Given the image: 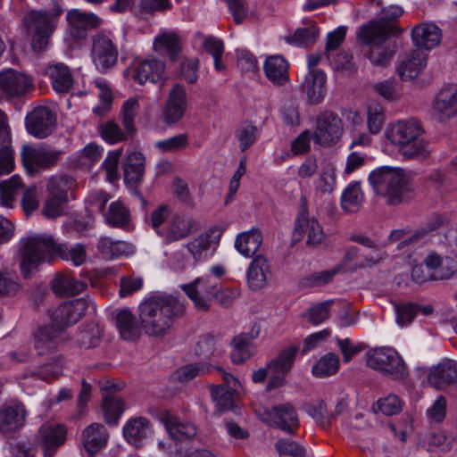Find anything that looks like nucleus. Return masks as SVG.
Returning a JSON list of instances; mask_svg holds the SVG:
<instances>
[{
	"label": "nucleus",
	"instance_id": "f257e3e1",
	"mask_svg": "<svg viewBox=\"0 0 457 457\" xmlns=\"http://www.w3.org/2000/svg\"><path fill=\"white\" fill-rule=\"evenodd\" d=\"M55 255L71 262L75 266L82 265L87 260V251L81 244L71 246L56 245L53 237L46 233L22 237L20 241L19 263L23 277L29 278L41 264L50 262Z\"/></svg>",
	"mask_w": 457,
	"mask_h": 457
},
{
	"label": "nucleus",
	"instance_id": "423d86ee",
	"mask_svg": "<svg viewBox=\"0 0 457 457\" xmlns=\"http://www.w3.org/2000/svg\"><path fill=\"white\" fill-rule=\"evenodd\" d=\"M368 180L375 194L386 197L389 204L401 201L404 190L402 169L379 167L370 173Z\"/></svg>",
	"mask_w": 457,
	"mask_h": 457
},
{
	"label": "nucleus",
	"instance_id": "bb28decb",
	"mask_svg": "<svg viewBox=\"0 0 457 457\" xmlns=\"http://www.w3.org/2000/svg\"><path fill=\"white\" fill-rule=\"evenodd\" d=\"M219 243V236L213 229H208L187 244V249L196 262L210 258Z\"/></svg>",
	"mask_w": 457,
	"mask_h": 457
},
{
	"label": "nucleus",
	"instance_id": "5fc2aeb1",
	"mask_svg": "<svg viewBox=\"0 0 457 457\" xmlns=\"http://www.w3.org/2000/svg\"><path fill=\"white\" fill-rule=\"evenodd\" d=\"M102 408L104 420L109 424H116L125 411L124 403L110 395L104 396Z\"/></svg>",
	"mask_w": 457,
	"mask_h": 457
},
{
	"label": "nucleus",
	"instance_id": "393cba45",
	"mask_svg": "<svg viewBox=\"0 0 457 457\" xmlns=\"http://www.w3.org/2000/svg\"><path fill=\"white\" fill-rule=\"evenodd\" d=\"M31 86L30 78L17 71L10 69L0 72V94L5 97L19 96Z\"/></svg>",
	"mask_w": 457,
	"mask_h": 457
},
{
	"label": "nucleus",
	"instance_id": "0e129e2a",
	"mask_svg": "<svg viewBox=\"0 0 457 457\" xmlns=\"http://www.w3.org/2000/svg\"><path fill=\"white\" fill-rule=\"evenodd\" d=\"M275 447L279 455L290 456V457H304L305 449L303 446L299 445L297 442L291 439L281 438L278 439L275 445Z\"/></svg>",
	"mask_w": 457,
	"mask_h": 457
},
{
	"label": "nucleus",
	"instance_id": "09e8293b",
	"mask_svg": "<svg viewBox=\"0 0 457 457\" xmlns=\"http://www.w3.org/2000/svg\"><path fill=\"white\" fill-rule=\"evenodd\" d=\"M53 291L58 295H73L79 294L86 284L71 275H57L51 282Z\"/></svg>",
	"mask_w": 457,
	"mask_h": 457
},
{
	"label": "nucleus",
	"instance_id": "2f4dec72",
	"mask_svg": "<svg viewBox=\"0 0 457 457\" xmlns=\"http://www.w3.org/2000/svg\"><path fill=\"white\" fill-rule=\"evenodd\" d=\"M106 428L98 423L88 425L82 432V444L88 457L94 456L104 448L108 442Z\"/></svg>",
	"mask_w": 457,
	"mask_h": 457
},
{
	"label": "nucleus",
	"instance_id": "72a5a7b5",
	"mask_svg": "<svg viewBox=\"0 0 457 457\" xmlns=\"http://www.w3.org/2000/svg\"><path fill=\"white\" fill-rule=\"evenodd\" d=\"M337 168L332 162L325 163L313 180V191L317 197L331 195L337 189Z\"/></svg>",
	"mask_w": 457,
	"mask_h": 457
},
{
	"label": "nucleus",
	"instance_id": "20e7f679",
	"mask_svg": "<svg viewBox=\"0 0 457 457\" xmlns=\"http://www.w3.org/2000/svg\"><path fill=\"white\" fill-rule=\"evenodd\" d=\"M62 13L61 7L52 11H29L22 19V28L31 36V46L36 51H43L50 43L51 37Z\"/></svg>",
	"mask_w": 457,
	"mask_h": 457
},
{
	"label": "nucleus",
	"instance_id": "c9c22d12",
	"mask_svg": "<svg viewBox=\"0 0 457 457\" xmlns=\"http://www.w3.org/2000/svg\"><path fill=\"white\" fill-rule=\"evenodd\" d=\"M161 420L170 436L175 441L191 438L196 434V428L191 422L180 420L169 411L162 414Z\"/></svg>",
	"mask_w": 457,
	"mask_h": 457
},
{
	"label": "nucleus",
	"instance_id": "f3484780",
	"mask_svg": "<svg viewBox=\"0 0 457 457\" xmlns=\"http://www.w3.org/2000/svg\"><path fill=\"white\" fill-rule=\"evenodd\" d=\"M55 116L46 106H37L27 114L25 120L28 133L37 138L49 136L54 128Z\"/></svg>",
	"mask_w": 457,
	"mask_h": 457
},
{
	"label": "nucleus",
	"instance_id": "1a4fd4ad",
	"mask_svg": "<svg viewBox=\"0 0 457 457\" xmlns=\"http://www.w3.org/2000/svg\"><path fill=\"white\" fill-rule=\"evenodd\" d=\"M62 152L46 145H23L21 150L22 165L33 175L57 163Z\"/></svg>",
	"mask_w": 457,
	"mask_h": 457
},
{
	"label": "nucleus",
	"instance_id": "c03bdc74",
	"mask_svg": "<svg viewBox=\"0 0 457 457\" xmlns=\"http://www.w3.org/2000/svg\"><path fill=\"white\" fill-rule=\"evenodd\" d=\"M428 380L436 387L457 381V363L453 361H444L431 369L428 374Z\"/></svg>",
	"mask_w": 457,
	"mask_h": 457
},
{
	"label": "nucleus",
	"instance_id": "774afa93",
	"mask_svg": "<svg viewBox=\"0 0 457 457\" xmlns=\"http://www.w3.org/2000/svg\"><path fill=\"white\" fill-rule=\"evenodd\" d=\"M121 154V149L109 152L103 163V167L106 171L107 180L111 183L115 182L120 178L118 172V163Z\"/></svg>",
	"mask_w": 457,
	"mask_h": 457
},
{
	"label": "nucleus",
	"instance_id": "f704fd0d",
	"mask_svg": "<svg viewBox=\"0 0 457 457\" xmlns=\"http://www.w3.org/2000/svg\"><path fill=\"white\" fill-rule=\"evenodd\" d=\"M54 90L59 94L70 91L73 85V77L70 68L62 62L49 63L46 69Z\"/></svg>",
	"mask_w": 457,
	"mask_h": 457
},
{
	"label": "nucleus",
	"instance_id": "c85d7f7f",
	"mask_svg": "<svg viewBox=\"0 0 457 457\" xmlns=\"http://www.w3.org/2000/svg\"><path fill=\"white\" fill-rule=\"evenodd\" d=\"M26 410L21 403H11L0 408V433L6 434L21 428L25 424Z\"/></svg>",
	"mask_w": 457,
	"mask_h": 457
},
{
	"label": "nucleus",
	"instance_id": "603ef678",
	"mask_svg": "<svg viewBox=\"0 0 457 457\" xmlns=\"http://www.w3.org/2000/svg\"><path fill=\"white\" fill-rule=\"evenodd\" d=\"M339 367V357L335 353H328L318 360L312 369V373L315 377H328L337 373Z\"/></svg>",
	"mask_w": 457,
	"mask_h": 457
},
{
	"label": "nucleus",
	"instance_id": "680f3d73",
	"mask_svg": "<svg viewBox=\"0 0 457 457\" xmlns=\"http://www.w3.org/2000/svg\"><path fill=\"white\" fill-rule=\"evenodd\" d=\"M102 154V147L93 143L87 144L77 154L78 165L82 167H90L96 162L100 160Z\"/></svg>",
	"mask_w": 457,
	"mask_h": 457
},
{
	"label": "nucleus",
	"instance_id": "4c0bfd02",
	"mask_svg": "<svg viewBox=\"0 0 457 457\" xmlns=\"http://www.w3.org/2000/svg\"><path fill=\"white\" fill-rule=\"evenodd\" d=\"M116 327L122 339L134 341L141 335V320L128 309H122L116 314Z\"/></svg>",
	"mask_w": 457,
	"mask_h": 457
},
{
	"label": "nucleus",
	"instance_id": "9b49d317",
	"mask_svg": "<svg viewBox=\"0 0 457 457\" xmlns=\"http://www.w3.org/2000/svg\"><path fill=\"white\" fill-rule=\"evenodd\" d=\"M180 287L199 311L208 310L217 294V282L210 275L197 278Z\"/></svg>",
	"mask_w": 457,
	"mask_h": 457
},
{
	"label": "nucleus",
	"instance_id": "a878e982",
	"mask_svg": "<svg viewBox=\"0 0 457 457\" xmlns=\"http://www.w3.org/2000/svg\"><path fill=\"white\" fill-rule=\"evenodd\" d=\"M294 235L297 239L306 236L308 245L320 244L325 237L323 228L320 222L314 217H311L306 212H301L297 216Z\"/></svg>",
	"mask_w": 457,
	"mask_h": 457
},
{
	"label": "nucleus",
	"instance_id": "58836bf2",
	"mask_svg": "<svg viewBox=\"0 0 457 457\" xmlns=\"http://www.w3.org/2000/svg\"><path fill=\"white\" fill-rule=\"evenodd\" d=\"M259 327H253L251 331V337L239 335L233 340V349L231 352V360L235 364H240L250 359L255 353V347L251 340L258 337Z\"/></svg>",
	"mask_w": 457,
	"mask_h": 457
},
{
	"label": "nucleus",
	"instance_id": "b1692460",
	"mask_svg": "<svg viewBox=\"0 0 457 457\" xmlns=\"http://www.w3.org/2000/svg\"><path fill=\"white\" fill-rule=\"evenodd\" d=\"M122 433L125 440L140 447L153 436L154 429L150 420L145 417H134L129 419L123 428Z\"/></svg>",
	"mask_w": 457,
	"mask_h": 457
},
{
	"label": "nucleus",
	"instance_id": "3c124183",
	"mask_svg": "<svg viewBox=\"0 0 457 457\" xmlns=\"http://www.w3.org/2000/svg\"><path fill=\"white\" fill-rule=\"evenodd\" d=\"M319 33V28L313 21H310L307 28L297 29L288 37L287 42L298 47H306L316 42Z\"/></svg>",
	"mask_w": 457,
	"mask_h": 457
},
{
	"label": "nucleus",
	"instance_id": "6ab92c4d",
	"mask_svg": "<svg viewBox=\"0 0 457 457\" xmlns=\"http://www.w3.org/2000/svg\"><path fill=\"white\" fill-rule=\"evenodd\" d=\"M92 59L96 69L102 72L116 64L118 50L109 37L99 34L94 37Z\"/></svg>",
	"mask_w": 457,
	"mask_h": 457
},
{
	"label": "nucleus",
	"instance_id": "de8ad7c7",
	"mask_svg": "<svg viewBox=\"0 0 457 457\" xmlns=\"http://www.w3.org/2000/svg\"><path fill=\"white\" fill-rule=\"evenodd\" d=\"M101 254L109 259L129 256L134 253V246L124 241H115L108 237L99 239L97 245Z\"/></svg>",
	"mask_w": 457,
	"mask_h": 457
},
{
	"label": "nucleus",
	"instance_id": "39448f33",
	"mask_svg": "<svg viewBox=\"0 0 457 457\" xmlns=\"http://www.w3.org/2000/svg\"><path fill=\"white\" fill-rule=\"evenodd\" d=\"M387 31L384 22L370 21L360 27L357 40L369 46L367 57L376 65L387 62L395 54V46L386 43Z\"/></svg>",
	"mask_w": 457,
	"mask_h": 457
},
{
	"label": "nucleus",
	"instance_id": "7ed1b4c3",
	"mask_svg": "<svg viewBox=\"0 0 457 457\" xmlns=\"http://www.w3.org/2000/svg\"><path fill=\"white\" fill-rule=\"evenodd\" d=\"M386 137L404 160L426 158L430 154L423 126L416 119L398 120L390 123Z\"/></svg>",
	"mask_w": 457,
	"mask_h": 457
},
{
	"label": "nucleus",
	"instance_id": "37998d69",
	"mask_svg": "<svg viewBox=\"0 0 457 457\" xmlns=\"http://www.w3.org/2000/svg\"><path fill=\"white\" fill-rule=\"evenodd\" d=\"M262 242V232L259 228H253L237 236L235 248L241 255L250 258L259 250Z\"/></svg>",
	"mask_w": 457,
	"mask_h": 457
},
{
	"label": "nucleus",
	"instance_id": "8fccbe9b",
	"mask_svg": "<svg viewBox=\"0 0 457 457\" xmlns=\"http://www.w3.org/2000/svg\"><path fill=\"white\" fill-rule=\"evenodd\" d=\"M108 225L115 228H125L130 222L131 216L129 209L120 200L111 203L104 214Z\"/></svg>",
	"mask_w": 457,
	"mask_h": 457
},
{
	"label": "nucleus",
	"instance_id": "5701e85b",
	"mask_svg": "<svg viewBox=\"0 0 457 457\" xmlns=\"http://www.w3.org/2000/svg\"><path fill=\"white\" fill-rule=\"evenodd\" d=\"M413 45L418 50H431L442 41L441 29L430 21H424L416 25L411 33Z\"/></svg>",
	"mask_w": 457,
	"mask_h": 457
},
{
	"label": "nucleus",
	"instance_id": "6e6552de",
	"mask_svg": "<svg viewBox=\"0 0 457 457\" xmlns=\"http://www.w3.org/2000/svg\"><path fill=\"white\" fill-rule=\"evenodd\" d=\"M368 365L395 379H403L408 375V369L398 352L389 346L376 348L370 352Z\"/></svg>",
	"mask_w": 457,
	"mask_h": 457
},
{
	"label": "nucleus",
	"instance_id": "dca6fc26",
	"mask_svg": "<svg viewBox=\"0 0 457 457\" xmlns=\"http://www.w3.org/2000/svg\"><path fill=\"white\" fill-rule=\"evenodd\" d=\"M222 375L223 385L212 387V398L220 411L234 410L236 395L240 389L239 381L231 374L220 370Z\"/></svg>",
	"mask_w": 457,
	"mask_h": 457
},
{
	"label": "nucleus",
	"instance_id": "69168bd1",
	"mask_svg": "<svg viewBox=\"0 0 457 457\" xmlns=\"http://www.w3.org/2000/svg\"><path fill=\"white\" fill-rule=\"evenodd\" d=\"M427 419L429 423H440L446 415V400L444 396L438 395L432 404L426 411Z\"/></svg>",
	"mask_w": 457,
	"mask_h": 457
},
{
	"label": "nucleus",
	"instance_id": "864d4df0",
	"mask_svg": "<svg viewBox=\"0 0 457 457\" xmlns=\"http://www.w3.org/2000/svg\"><path fill=\"white\" fill-rule=\"evenodd\" d=\"M385 121L383 106L378 102H370L367 108V129L371 135H377L382 129Z\"/></svg>",
	"mask_w": 457,
	"mask_h": 457
},
{
	"label": "nucleus",
	"instance_id": "a211bd4d",
	"mask_svg": "<svg viewBox=\"0 0 457 457\" xmlns=\"http://www.w3.org/2000/svg\"><path fill=\"white\" fill-rule=\"evenodd\" d=\"M432 115L440 121L457 118V84L444 87L432 103Z\"/></svg>",
	"mask_w": 457,
	"mask_h": 457
},
{
	"label": "nucleus",
	"instance_id": "ea45409f",
	"mask_svg": "<svg viewBox=\"0 0 457 457\" xmlns=\"http://www.w3.org/2000/svg\"><path fill=\"white\" fill-rule=\"evenodd\" d=\"M62 329L54 323L42 327L35 337V348L38 354H46L54 350L61 342Z\"/></svg>",
	"mask_w": 457,
	"mask_h": 457
},
{
	"label": "nucleus",
	"instance_id": "13d9d810",
	"mask_svg": "<svg viewBox=\"0 0 457 457\" xmlns=\"http://www.w3.org/2000/svg\"><path fill=\"white\" fill-rule=\"evenodd\" d=\"M257 128L252 123H243L236 130L235 137L242 152L248 149L257 139Z\"/></svg>",
	"mask_w": 457,
	"mask_h": 457
},
{
	"label": "nucleus",
	"instance_id": "4be33fe9",
	"mask_svg": "<svg viewBox=\"0 0 457 457\" xmlns=\"http://www.w3.org/2000/svg\"><path fill=\"white\" fill-rule=\"evenodd\" d=\"M67 429L59 423H47L40 427L37 441L44 450L45 457H52L53 453L64 444Z\"/></svg>",
	"mask_w": 457,
	"mask_h": 457
},
{
	"label": "nucleus",
	"instance_id": "e433bc0d",
	"mask_svg": "<svg viewBox=\"0 0 457 457\" xmlns=\"http://www.w3.org/2000/svg\"><path fill=\"white\" fill-rule=\"evenodd\" d=\"M327 77L321 70H311L304 79L307 99L312 104H318L326 96Z\"/></svg>",
	"mask_w": 457,
	"mask_h": 457
},
{
	"label": "nucleus",
	"instance_id": "f8f14e48",
	"mask_svg": "<svg viewBox=\"0 0 457 457\" xmlns=\"http://www.w3.org/2000/svg\"><path fill=\"white\" fill-rule=\"evenodd\" d=\"M165 63L154 57L134 62L124 75L139 85L156 83L164 77Z\"/></svg>",
	"mask_w": 457,
	"mask_h": 457
},
{
	"label": "nucleus",
	"instance_id": "bf43d9fd",
	"mask_svg": "<svg viewBox=\"0 0 457 457\" xmlns=\"http://www.w3.org/2000/svg\"><path fill=\"white\" fill-rule=\"evenodd\" d=\"M138 111L139 103L138 100L135 97L129 98L122 104V123L129 134H132L135 131L134 122Z\"/></svg>",
	"mask_w": 457,
	"mask_h": 457
},
{
	"label": "nucleus",
	"instance_id": "a18cd8bd",
	"mask_svg": "<svg viewBox=\"0 0 457 457\" xmlns=\"http://www.w3.org/2000/svg\"><path fill=\"white\" fill-rule=\"evenodd\" d=\"M364 195L359 181L350 182L342 191L340 197L341 208L350 213L358 212L362 206Z\"/></svg>",
	"mask_w": 457,
	"mask_h": 457
},
{
	"label": "nucleus",
	"instance_id": "a19ab883",
	"mask_svg": "<svg viewBox=\"0 0 457 457\" xmlns=\"http://www.w3.org/2000/svg\"><path fill=\"white\" fill-rule=\"evenodd\" d=\"M267 79L277 86H283L289 80L288 65L282 55H271L268 57L263 65Z\"/></svg>",
	"mask_w": 457,
	"mask_h": 457
},
{
	"label": "nucleus",
	"instance_id": "7c9ffc66",
	"mask_svg": "<svg viewBox=\"0 0 457 457\" xmlns=\"http://www.w3.org/2000/svg\"><path fill=\"white\" fill-rule=\"evenodd\" d=\"M263 420L286 432H291L299 426L297 414L291 404L273 406Z\"/></svg>",
	"mask_w": 457,
	"mask_h": 457
},
{
	"label": "nucleus",
	"instance_id": "6e6d98bb",
	"mask_svg": "<svg viewBox=\"0 0 457 457\" xmlns=\"http://www.w3.org/2000/svg\"><path fill=\"white\" fill-rule=\"evenodd\" d=\"M21 187V179L14 175L8 179L0 182V201L1 204L5 207H12L17 191Z\"/></svg>",
	"mask_w": 457,
	"mask_h": 457
},
{
	"label": "nucleus",
	"instance_id": "f03ea898",
	"mask_svg": "<svg viewBox=\"0 0 457 457\" xmlns=\"http://www.w3.org/2000/svg\"><path fill=\"white\" fill-rule=\"evenodd\" d=\"M183 310V304L175 296L155 294L139 305L141 327L148 336H162L170 330L174 318L181 314Z\"/></svg>",
	"mask_w": 457,
	"mask_h": 457
},
{
	"label": "nucleus",
	"instance_id": "49530a36",
	"mask_svg": "<svg viewBox=\"0 0 457 457\" xmlns=\"http://www.w3.org/2000/svg\"><path fill=\"white\" fill-rule=\"evenodd\" d=\"M145 170V157L140 152L131 153L123 165L124 181L131 187L136 186L142 179Z\"/></svg>",
	"mask_w": 457,
	"mask_h": 457
},
{
	"label": "nucleus",
	"instance_id": "ddd939ff",
	"mask_svg": "<svg viewBox=\"0 0 457 457\" xmlns=\"http://www.w3.org/2000/svg\"><path fill=\"white\" fill-rule=\"evenodd\" d=\"M343 134V123L337 114L324 112L316 121L313 140L320 145H330L338 141Z\"/></svg>",
	"mask_w": 457,
	"mask_h": 457
},
{
	"label": "nucleus",
	"instance_id": "79ce46f5",
	"mask_svg": "<svg viewBox=\"0 0 457 457\" xmlns=\"http://www.w3.org/2000/svg\"><path fill=\"white\" fill-rule=\"evenodd\" d=\"M5 123V115L0 110V175L9 174L14 169L13 154Z\"/></svg>",
	"mask_w": 457,
	"mask_h": 457
},
{
	"label": "nucleus",
	"instance_id": "2eb2a0df",
	"mask_svg": "<svg viewBox=\"0 0 457 457\" xmlns=\"http://www.w3.org/2000/svg\"><path fill=\"white\" fill-rule=\"evenodd\" d=\"M297 345L283 349L278 357L268 363L270 372L269 387H279L286 383V375L291 370L298 353Z\"/></svg>",
	"mask_w": 457,
	"mask_h": 457
},
{
	"label": "nucleus",
	"instance_id": "c756f323",
	"mask_svg": "<svg viewBox=\"0 0 457 457\" xmlns=\"http://www.w3.org/2000/svg\"><path fill=\"white\" fill-rule=\"evenodd\" d=\"M153 51L174 62L181 52L180 37L175 31L161 29L154 38Z\"/></svg>",
	"mask_w": 457,
	"mask_h": 457
},
{
	"label": "nucleus",
	"instance_id": "4468645a",
	"mask_svg": "<svg viewBox=\"0 0 457 457\" xmlns=\"http://www.w3.org/2000/svg\"><path fill=\"white\" fill-rule=\"evenodd\" d=\"M187 105L188 99L185 87L180 84H174L169 90L162 110L164 122L169 125L178 123L186 113Z\"/></svg>",
	"mask_w": 457,
	"mask_h": 457
},
{
	"label": "nucleus",
	"instance_id": "052dcab7",
	"mask_svg": "<svg viewBox=\"0 0 457 457\" xmlns=\"http://www.w3.org/2000/svg\"><path fill=\"white\" fill-rule=\"evenodd\" d=\"M188 135L181 133L162 140L156 141L154 147L162 153L177 152L186 148L188 145Z\"/></svg>",
	"mask_w": 457,
	"mask_h": 457
},
{
	"label": "nucleus",
	"instance_id": "cd10ccee",
	"mask_svg": "<svg viewBox=\"0 0 457 457\" xmlns=\"http://www.w3.org/2000/svg\"><path fill=\"white\" fill-rule=\"evenodd\" d=\"M271 278L270 264L263 255L255 256L249 264L246 273L247 285L253 291L264 288Z\"/></svg>",
	"mask_w": 457,
	"mask_h": 457
},
{
	"label": "nucleus",
	"instance_id": "aec40b11",
	"mask_svg": "<svg viewBox=\"0 0 457 457\" xmlns=\"http://www.w3.org/2000/svg\"><path fill=\"white\" fill-rule=\"evenodd\" d=\"M200 224L188 214L172 215L165 228L162 230L161 237L166 243H172L181 240L198 230Z\"/></svg>",
	"mask_w": 457,
	"mask_h": 457
},
{
	"label": "nucleus",
	"instance_id": "0eeeda50",
	"mask_svg": "<svg viewBox=\"0 0 457 457\" xmlns=\"http://www.w3.org/2000/svg\"><path fill=\"white\" fill-rule=\"evenodd\" d=\"M74 185L75 181L70 176L51 178L47 184L48 195L42 208V214L48 219L62 215L69 200V193Z\"/></svg>",
	"mask_w": 457,
	"mask_h": 457
},
{
	"label": "nucleus",
	"instance_id": "473e14b6",
	"mask_svg": "<svg viewBox=\"0 0 457 457\" xmlns=\"http://www.w3.org/2000/svg\"><path fill=\"white\" fill-rule=\"evenodd\" d=\"M428 56L420 50L408 52L398 65L397 71L402 79L417 78L427 66Z\"/></svg>",
	"mask_w": 457,
	"mask_h": 457
},
{
	"label": "nucleus",
	"instance_id": "412c9836",
	"mask_svg": "<svg viewBox=\"0 0 457 457\" xmlns=\"http://www.w3.org/2000/svg\"><path fill=\"white\" fill-rule=\"evenodd\" d=\"M67 33L72 38L79 40L85 38L87 30L98 27L101 19L93 12H82L79 9H71L67 12Z\"/></svg>",
	"mask_w": 457,
	"mask_h": 457
},
{
	"label": "nucleus",
	"instance_id": "e2e57ef3",
	"mask_svg": "<svg viewBox=\"0 0 457 457\" xmlns=\"http://www.w3.org/2000/svg\"><path fill=\"white\" fill-rule=\"evenodd\" d=\"M99 131L102 138L111 145L121 142L126 138L120 126L112 120L103 123L99 128Z\"/></svg>",
	"mask_w": 457,
	"mask_h": 457
},
{
	"label": "nucleus",
	"instance_id": "9d476101",
	"mask_svg": "<svg viewBox=\"0 0 457 457\" xmlns=\"http://www.w3.org/2000/svg\"><path fill=\"white\" fill-rule=\"evenodd\" d=\"M96 304L91 298H77L65 302L54 310L52 314L53 323L62 329V327L76 323L87 312H95Z\"/></svg>",
	"mask_w": 457,
	"mask_h": 457
},
{
	"label": "nucleus",
	"instance_id": "4d7b16f0",
	"mask_svg": "<svg viewBox=\"0 0 457 457\" xmlns=\"http://www.w3.org/2000/svg\"><path fill=\"white\" fill-rule=\"evenodd\" d=\"M210 370L211 365L205 361L188 363L179 368L174 376L180 382H188L198 376L209 372Z\"/></svg>",
	"mask_w": 457,
	"mask_h": 457
},
{
	"label": "nucleus",
	"instance_id": "338daca9",
	"mask_svg": "<svg viewBox=\"0 0 457 457\" xmlns=\"http://www.w3.org/2000/svg\"><path fill=\"white\" fill-rule=\"evenodd\" d=\"M170 217V209L167 205H160L152 212L151 226L159 237H161L162 230H165Z\"/></svg>",
	"mask_w": 457,
	"mask_h": 457
}]
</instances>
